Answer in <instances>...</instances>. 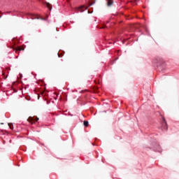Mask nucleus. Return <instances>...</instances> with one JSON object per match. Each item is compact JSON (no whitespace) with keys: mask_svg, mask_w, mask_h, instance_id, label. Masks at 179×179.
<instances>
[{"mask_svg":"<svg viewBox=\"0 0 179 179\" xmlns=\"http://www.w3.org/2000/svg\"><path fill=\"white\" fill-rule=\"evenodd\" d=\"M85 9H87V8H85L84 6H80V8H77L78 12L82 13V12H85Z\"/></svg>","mask_w":179,"mask_h":179,"instance_id":"obj_2","label":"nucleus"},{"mask_svg":"<svg viewBox=\"0 0 179 179\" xmlns=\"http://www.w3.org/2000/svg\"><path fill=\"white\" fill-rule=\"evenodd\" d=\"M163 129H167V122H166V119L163 117V124H162Z\"/></svg>","mask_w":179,"mask_h":179,"instance_id":"obj_3","label":"nucleus"},{"mask_svg":"<svg viewBox=\"0 0 179 179\" xmlns=\"http://www.w3.org/2000/svg\"><path fill=\"white\" fill-rule=\"evenodd\" d=\"M101 29H104V27H102Z\"/></svg>","mask_w":179,"mask_h":179,"instance_id":"obj_12","label":"nucleus"},{"mask_svg":"<svg viewBox=\"0 0 179 179\" xmlns=\"http://www.w3.org/2000/svg\"><path fill=\"white\" fill-rule=\"evenodd\" d=\"M84 126H85V127H89V122H87V121H84Z\"/></svg>","mask_w":179,"mask_h":179,"instance_id":"obj_9","label":"nucleus"},{"mask_svg":"<svg viewBox=\"0 0 179 179\" xmlns=\"http://www.w3.org/2000/svg\"><path fill=\"white\" fill-rule=\"evenodd\" d=\"M14 51H24V48L22 47H17V48H13Z\"/></svg>","mask_w":179,"mask_h":179,"instance_id":"obj_4","label":"nucleus"},{"mask_svg":"<svg viewBox=\"0 0 179 179\" xmlns=\"http://www.w3.org/2000/svg\"><path fill=\"white\" fill-rule=\"evenodd\" d=\"M45 6H47V8H48V9L51 10L52 8V6L51 5V3H48V2H45Z\"/></svg>","mask_w":179,"mask_h":179,"instance_id":"obj_5","label":"nucleus"},{"mask_svg":"<svg viewBox=\"0 0 179 179\" xmlns=\"http://www.w3.org/2000/svg\"><path fill=\"white\" fill-rule=\"evenodd\" d=\"M135 1V2H137V1H139V0H134Z\"/></svg>","mask_w":179,"mask_h":179,"instance_id":"obj_11","label":"nucleus"},{"mask_svg":"<svg viewBox=\"0 0 179 179\" xmlns=\"http://www.w3.org/2000/svg\"><path fill=\"white\" fill-rule=\"evenodd\" d=\"M30 124H35V122H37L38 121V117H29L27 120Z\"/></svg>","mask_w":179,"mask_h":179,"instance_id":"obj_1","label":"nucleus"},{"mask_svg":"<svg viewBox=\"0 0 179 179\" xmlns=\"http://www.w3.org/2000/svg\"><path fill=\"white\" fill-rule=\"evenodd\" d=\"M8 127L10 129H13V124H12V123H8Z\"/></svg>","mask_w":179,"mask_h":179,"instance_id":"obj_8","label":"nucleus"},{"mask_svg":"<svg viewBox=\"0 0 179 179\" xmlns=\"http://www.w3.org/2000/svg\"><path fill=\"white\" fill-rule=\"evenodd\" d=\"M0 87H1V84H0Z\"/></svg>","mask_w":179,"mask_h":179,"instance_id":"obj_14","label":"nucleus"},{"mask_svg":"<svg viewBox=\"0 0 179 179\" xmlns=\"http://www.w3.org/2000/svg\"><path fill=\"white\" fill-rule=\"evenodd\" d=\"M92 2H91V1H90V5H89V6H92V5H94V3H95V1L94 0H92Z\"/></svg>","mask_w":179,"mask_h":179,"instance_id":"obj_7","label":"nucleus"},{"mask_svg":"<svg viewBox=\"0 0 179 179\" xmlns=\"http://www.w3.org/2000/svg\"><path fill=\"white\" fill-rule=\"evenodd\" d=\"M108 6H111V5H113V1L111 0H108Z\"/></svg>","mask_w":179,"mask_h":179,"instance_id":"obj_6","label":"nucleus"},{"mask_svg":"<svg viewBox=\"0 0 179 179\" xmlns=\"http://www.w3.org/2000/svg\"><path fill=\"white\" fill-rule=\"evenodd\" d=\"M32 19H36L35 17H32Z\"/></svg>","mask_w":179,"mask_h":179,"instance_id":"obj_13","label":"nucleus"},{"mask_svg":"<svg viewBox=\"0 0 179 179\" xmlns=\"http://www.w3.org/2000/svg\"><path fill=\"white\" fill-rule=\"evenodd\" d=\"M41 96H44V92H42L41 93Z\"/></svg>","mask_w":179,"mask_h":179,"instance_id":"obj_10","label":"nucleus"}]
</instances>
